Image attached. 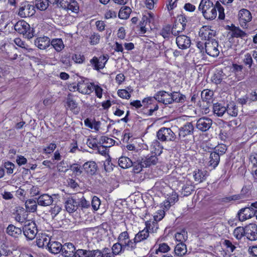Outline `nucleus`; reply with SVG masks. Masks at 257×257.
<instances>
[{
	"instance_id": "f257e3e1",
	"label": "nucleus",
	"mask_w": 257,
	"mask_h": 257,
	"mask_svg": "<svg viewBox=\"0 0 257 257\" xmlns=\"http://www.w3.org/2000/svg\"><path fill=\"white\" fill-rule=\"evenodd\" d=\"M198 10L201 11L204 18L207 20H213L216 18V4L214 5L210 0H201Z\"/></svg>"
},
{
	"instance_id": "f03ea898",
	"label": "nucleus",
	"mask_w": 257,
	"mask_h": 257,
	"mask_svg": "<svg viewBox=\"0 0 257 257\" xmlns=\"http://www.w3.org/2000/svg\"><path fill=\"white\" fill-rule=\"evenodd\" d=\"M194 126L192 122H187L179 129L178 139L181 143L187 144L193 138Z\"/></svg>"
},
{
	"instance_id": "7ed1b4c3",
	"label": "nucleus",
	"mask_w": 257,
	"mask_h": 257,
	"mask_svg": "<svg viewBox=\"0 0 257 257\" xmlns=\"http://www.w3.org/2000/svg\"><path fill=\"white\" fill-rule=\"evenodd\" d=\"M16 31L20 34H22L28 39L32 38L34 36V30L31 29L30 25L24 20L18 21L14 26Z\"/></svg>"
},
{
	"instance_id": "20e7f679",
	"label": "nucleus",
	"mask_w": 257,
	"mask_h": 257,
	"mask_svg": "<svg viewBox=\"0 0 257 257\" xmlns=\"http://www.w3.org/2000/svg\"><path fill=\"white\" fill-rule=\"evenodd\" d=\"M24 235L28 240H32L35 238L38 229L36 223L34 221L27 220L22 229Z\"/></svg>"
},
{
	"instance_id": "39448f33",
	"label": "nucleus",
	"mask_w": 257,
	"mask_h": 257,
	"mask_svg": "<svg viewBox=\"0 0 257 257\" xmlns=\"http://www.w3.org/2000/svg\"><path fill=\"white\" fill-rule=\"evenodd\" d=\"M158 139L162 142L174 141L176 138L175 133L170 128L162 127L157 132Z\"/></svg>"
},
{
	"instance_id": "423d86ee",
	"label": "nucleus",
	"mask_w": 257,
	"mask_h": 257,
	"mask_svg": "<svg viewBox=\"0 0 257 257\" xmlns=\"http://www.w3.org/2000/svg\"><path fill=\"white\" fill-rule=\"evenodd\" d=\"M205 52L212 57H217L219 54L218 43L216 40H209L204 44Z\"/></svg>"
},
{
	"instance_id": "0eeeda50",
	"label": "nucleus",
	"mask_w": 257,
	"mask_h": 257,
	"mask_svg": "<svg viewBox=\"0 0 257 257\" xmlns=\"http://www.w3.org/2000/svg\"><path fill=\"white\" fill-rule=\"evenodd\" d=\"M239 21L240 26L243 29H247V23L251 21L252 16L251 13L245 9H241L238 13Z\"/></svg>"
},
{
	"instance_id": "6e6552de",
	"label": "nucleus",
	"mask_w": 257,
	"mask_h": 257,
	"mask_svg": "<svg viewBox=\"0 0 257 257\" xmlns=\"http://www.w3.org/2000/svg\"><path fill=\"white\" fill-rule=\"evenodd\" d=\"M186 22L187 18L183 15L178 17V22H175L173 26V33L174 34V36L178 35L185 29Z\"/></svg>"
},
{
	"instance_id": "1a4fd4ad",
	"label": "nucleus",
	"mask_w": 257,
	"mask_h": 257,
	"mask_svg": "<svg viewBox=\"0 0 257 257\" xmlns=\"http://www.w3.org/2000/svg\"><path fill=\"white\" fill-rule=\"evenodd\" d=\"M154 98L159 102L163 103L165 105L171 104L173 102L172 93H169L165 91H160L158 92L154 95Z\"/></svg>"
},
{
	"instance_id": "9d476101",
	"label": "nucleus",
	"mask_w": 257,
	"mask_h": 257,
	"mask_svg": "<svg viewBox=\"0 0 257 257\" xmlns=\"http://www.w3.org/2000/svg\"><path fill=\"white\" fill-rule=\"evenodd\" d=\"M212 124V120L207 117H201L198 119L196 127L201 132L208 131Z\"/></svg>"
},
{
	"instance_id": "9b49d317",
	"label": "nucleus",
	"mask_w": 257,
	"mask_h": 257,
	"mask_svg": "<svg viewBox=\"0 0 257 257\" xmlns=\"http://www.w3.org/2000/svg\"><path fill=\"white\" fill-rule=\"evenodd\" d=\"M245 236L249 240L253 241L257 239V225L250 223L245 227Z\"/></svg>"
},
{
	"instance_id": "f8f14e48",
	"label": "nucleus",
	"mask_w": 257,
	"mask_h": 257,
	"mask_svg": "<svg viewBox=\"0 0 257 257\" xmlns=\"http://www.w3.org/2000/svg\"><path fill=\"white\" fill-rule=\"evenodd\" d=\"M35 13V7L33 5L29 4H25L24 6L19 9V14L25 17H29Z\"/></svg>"
},
{
	"instance_id": "ddd939ff",
	"label": "nucleus",
	"mask_w": 257,
	"mask_h": 257,
	"mask_svg": "<svg viewBox=\"0 0 257 257\" xmlns=\"http://www.w3.org/2000/svg\"><path fill=\"white\" fill-rule=\"evenodd\" d=\"M66 210L69 213H73L76 211L78 208L77 201L73 197H68L65 202Z\"/></svg>"
},
{
	"instance_id": "4468645a",
	"label": "nucleus",
	"mask_w": 257,
	"mask_h": 257,
	"mask_svg": "<svg viewBox=\"0 0 257 257\" xmlns=\"http://www.w3.org/2000/svg\"><path fill=\"white\" fill-rule=\"evenodd\" d=\"M76 248L73 243L69 242L63 245L61 254L64 257H74Z\"/></svg>"
},
{
	"instance_id": "2eb2a0df",
	"label": "nucleus",
	"mask_w": 257,
	"mask_h": 257,
	"mask_svg": "<svg viewBox=\"0 0 257 257\" xmlns=\"http://www.w3.org/2000/svg\"><path fill=\"white\" fill-rule=\"evenodd\" d=\"M176 44L182 49L189 48L191 45V40L186 35H179L176 38Z\"/></svg>"
},
{
	"instance_id": "dca6fc26",
	"label": "nucleus",
	"mask_w": 257,
	"mask_h": 257,
	"mask_svg": "<svg viewBox=\"0 0 257 257\" xmlns=\"http://www.w3.org/2000/svg\"><path fill=\"white\" fill-rule=\"evenodd\" d=\"M228 30L231 31V38H240L243 39L244 37H247V34L245 32L241 30L238 27H236L232 24L231 26H227Z\"/></svg>"
},
{
	"instance_id": "f3484780",
	"label": "nucleus",
	"mask_w": 257,
	"mask_h": 257,
	"mask_svg": "<svg viewBox=\"0 0 257 257\" xmlns=\"http://www.w3.org/2000/svg\"><path fill=\"white\" fill-rule=\"evenodd\" d=\"M82 169L88 175L92 176L97 171V165L94 161H88L83 164Z\"/></svg>"
},
{
	"instance_id": "a211bd4d",
	"label": "nucleus",
	"mask_w": 257,
	"mask_h": 257,
	"mask_svg": "<svg viewBox=\"0 0 257 257\" xmlns=\"http://www.w3.org/2000/svg\"><path fill=\"white\" fill-rule=\"evenodd\" d=\"M53 201L52 196L48 194H43L37 198V204L42 206H48L51 205Z\"/></svg>"
},
{
	"instance_id": "6ab92c4d",
	"label": "nucleus",
	"mask_w": 257,
	"mask_h": 257,
	"mask_svg": "<svg viewBox=\"0 0 257 257\" xmlns=\"http://www.w3.org/2000/svg\"><path fill=\"white\" fill-rule=\"evenodd\" d=\"M34 43L40 49L44 50L50 46V40L47 37H39L35 40Z\"/></svg>"
},
{
	"instance_id": "aec40b11",
	"label": "nucleus",
	"mask_w": 257,
	"mask_h": 257,
	"mask_svg": "<svg viewBox=\"0 0 257 257\" xmlns=\"http://www.w3.org/2000/svg\"><path fill=\"white\" fill-rule=\"evenodd\" d=\"M63 245L59 242L51 241L49 243L48 249L52 253L57 254L61 252Z\"/></svg>"
},
{
	"instance_id": "412c9836",
	"label": "nucleus",
	"mask_w": 257,
	"mask_h": 257,
	"mask_svg": "<svg viewBox=\"0 0 257 257\" xmlns=\"http://www.w3.org/2000/svg\"><path fill=\"white\" fill-rule=\"evenodd\" d=\"M220 156L216 152H212L209 156L208 166L215 169L218 165L220 161Z\"/></svg>"
},
{
	"instance_id": "4be33fe9",
	"label": "nucleus",
	"mask_w": 257,
	"mask_h": 257,
	"mask_svg": "<svg viewBox=\"0 0 257 257\" xmlns=\"http://www.w3.org/2000/svg\"><path fill=\"white\" fill-rule=\"evenodd\" d=\"M160 34L166 40H169L172 36H174L173 33V27H171L170 25H166L162 28L160 32Z\"/></svg>"
},
{
	"instance_id": "5701e85b",
	"label": "nucleus",
	"mask_w": 257,
	"mask_h": 257,
	"mask_svg": "<svg viewBox=\"0 0 257 257\" xmlns=\"http://www.w3.org/2000/svg\"><path fill=\"white\" fill-rule=\"evenodd\" d=\"M149 236V231L145 227L135 235L134 239L138 243L146 239Z\"/></svg>"
},
{
	"instance_id": "b1692460",
	"label": "nucleus",
	"mask_w": 257,
	"mask_h": 257,
	"mask_svg": "<svg viewBox=\"0 0 257 257\" xmlns=\"http://www.w3.org/2000/svg\"><path fill=\"white\" fill-rule=\"evenodd\" d=\"M6 232L9 235L16 237L22 234V230L13 224H10L7 228Z\"/></svg>"
},
{
	"instance_id": "393cba45",
	"label": "nucleus",
	"mask_w": 257,
	"mask_h": 257,
	"mask_svg": "<svg viewBox=\"0 0 257 257\" xmlns=\"http://www.w3.org/2000/svg\"><path fill=\"white\" fill-rule=\"evenodd\" d=\"M118 163L119 166L123 169H126L132 167L133 165V162L129 158L122 156L118 159Z\"/></svg>"
},
{
	"instance_id": "a878e982",
	"label": "nucleus",
	"mask_w": 257,
	"mask_h": 257,
	"mask_svg": "<svg viewBox=\"0 0 257 257\" xmlns=\"http://www.w3.org/2000/svg\"><path fill=\"white\" fill-rule=\"evenodd\" d=\"M66 104L67 106L69 109L72 110L76 112V113H78L79 111L77 108V103L73 99L72 97V95L69 94L66 98Z\"/></svg>"
},
{
	"instance_id": "bb28decb",
	"label": "nucleus",
	"mask_w": 257,
	"mask_h": 257,
	"mask_svg": "<svg viewBox=\"0 0 257 257\" xmlns=\"http://www.w3.org/2000/svg\"><path fill=\"white\" fill-rule=\"evenodd\" d=\"M158 158L156 155H148L144 158L143 163L145 167H148L152 165H155L158 162Z\"/></svg>"
},
{
	"instance_id": "cd10ccee",
	"label": "nucleus",
	"mask_w": 257,
	"mask_h": 257,
	"mask_svg": "<svg viewBox=\"0 0 257 257\" xmlns=\"http://www.w3.org/2000/svg\"><path fill=\"white\" fill-rule=\"evenodd\" d=\"M194 187L192 185L190 181H188L182 187V190L181 191V195L183 196H187L191 194L192 191L194 190Z\"/></svg>"
},
{
	"instance_id": "c85d7f7f",
	"label": "nucleus",
	"mask_w": 257,
	"mask_h": 257,
	"mask_svg": "<svg viewBox=\"0 0 257 257\" xmlns=\"http://www.w3.org/2000/svg\"><path fill=\"white\" fill-rule=\"evenodd\" d=\"M174 251L178 256H182L187 252L186 245L184 243H179L175 248Z\"/></svg>"
},
{
	"instance_id": "c756f323",
	"label": "nucleus",
	"mask_w": 257,
	"mask_h": 257,
	"mask_svg": "<svg viewBox=\"0 0 257 257\" xmlns=\"http://www.w3.org/2000/svg\"><path fill=\"white\" fill-rule=\"evenodd\" d=\"M137 242L135 239H128L126 242L122 244L123 251L125 250L128 251H133L137 248Z\"/></svg>"
},
{
	"instance_id": "7c9ffc66",
	"label": "nucleus",
	"mask_w": 257,
	"mask_h": 257,
	"mask_svg": "<svg viewBox=\"0 0 257 257\" xmlns=\"http://www.w3.org/2000/svg\"><path fill=\"white\" fill-rule=\"evenodd\" d=\"M87 79H81L77 83V90L81 93L84 94H89V92L86 88V82Z\"/></svg>"
},
{
	"instance_id": "2f4dec72",
	"label": "nucleus",
	"mask_w": 257,
	"mask_h": 257,
	"mask_svg": "<svg viewBox=\"0 0 257 257\" xmlns=\"http://www.w3.org/2000/svg\"><path fill=\"white\" fill-rule=\"evenodd\" d=\"M243 68V66L241 65H238L237 64H233L232 65V72L234 73L235 75L238 78V80H240L242 79V76H240Z\"/></svg>"
},
{
	"instance_id": "473e14b6",
	"label": "nucleus",
	"mask_w": 257,
	"mask_h": 257,
	"mask_svg": "<svg viewBox=\"0 0 257 257\" xmlns=\"http://www.w3.org/2000/svg\"><path fill=\"white\" fill-rule=\"evenodd\" d=\"M50 44L57 52L61 51L64 48V45L61 39H53Z\"/></svg>"
},
{
	"instance_id": "72a5a7b5",
	"label": "nucleus",
	"mask_w": 257,
	"mask_h": 257,
	"mask_svg": "<svg viewBox=\"0 0 257 257\" xmlns=\"http://www.w3.org/2000/svg\"><path fill=\"white\" fill-rule=\"evenodd\" d=\"M25 206L27 210L30 212H35L37 210V203L33 199L27 200L25 202Z\"/></svg>"
},
{
	"instance_id": "f704fd0d",
	"label": "nucleus",
	"mask_w": 257,
	"mask_h": 257,
	"mask_svg": "<svg viewBox=\"0 0 257 257\" xmlns=\"http://www.w3.org/2000/svg\"><path fill=\"white\" fill-rule=\"evenodd\" d=\"M207 171L198 169L194 172V178L196 181L201 182L205 179Z\"/></svg>"
},
{
	"instance_id": "c9c22d12",
	"label": "nucleus",
	"mask_w": 257,
	"mask_h": 257,
	"mask_svg": "<svg viewBox=\"0 0 257 257\" xmlns=\"http://www.w3.org/2000/svg\"><path fill=\"white\" fill-rule=\"evenodd\" d=\"M213 111L218 116H222L226 112V107L222 106L220 103H216L213 105Z\"/></svg>"
},
{
	"instance_id": "e433bc0d",
	"label": "nucleus",
	"mask_w": 257,
	"mask_h": 257,
	"mask_svg": "<svg viewBox=\"0 0 257 257\" xmlns=\"http://www.w3.org/2000/svg\"><path fill=\"white\" fill-rule=\"evenodd\" d=\"M144 160L143 158H142L141 159H139L136 161L133 162V172L134 173H139L142 170L143 168L145 167L144 164L143 163V160Z\"/></svg>"
},
{
	"instance_id": "4c0bfd02",
	"label": "nucleus",
	"mask_w": 257,
	"mask_h": 257,
	"mask_svg": "<svg viewBox=\"0 0 257 257\" xmlns=\"http://www.w3.org/2000/svg\"><path fill=\"white\" fill-rule=\"evenodd\" d=\"M51 240L47 236H42L37 240V245L39 247H44L45 246L48 248Z\"/></svg>"
},
{
	"instance_id": "58836bf2",
	"label": "nucleus",
	"mask_w": 257,
	"mask_h": 257,
	"mask_svg": "<svg viewBox=\"0 0 257 257\" xmlns=\"http://www.w3.org/2000/svg\"><path fill=\"white\" fill-rule=\"evenodd\" d=\"M213 95V91L210 90L205 89L201 92V98L203 101H206L207 103H210L212 100Z\"/></svg>"
},
{
	"instance_id": "ea45409f",
	"label": "nucleus",
	"mask_w": 257,
	"mask_h": 257,
	"mask_svg": "<svg viewBox=\"0 0 257 257\" xmlns=\"http://www.w3.org/2000/svg\"><path fill=\"white\" fill-rule=\"evenodd\" d=\"M226 109V111L229 115L232 116H236L237 115L238 109L234 103H230L227 105Z\"/></svg>"
},
{
	"instance_id": "a19ab883",
	"label": "nucleus",
	"mask_w": 257,
	"mask_h": 257,
	"mask_svg": "<svg viewBox=\"0 0 257 257\" xmlns=\"http://www.w3.org/2000/svg\"><path fill=\"white\" fill-rule=\"evenodd\" d=\"M132 12L131 8L128 7H124L121 8L118 13V17L121 19H127Z\"/></svg>"
},
{
	"instance_id": "79ce46f5",
	"label": "nucleus",
	"mask_w": 257,
	"mask_h": 257,
	"mask_svg": "<svg viewBox=\"0 0 257 257\" xmlns=\"http://www.w3.org/2000/svg\"><path fill=\"white\" fill-rule=\"evenodd\" d=\"M175 236L177 241L180 243H184L187 239V232L185 229H182L180 232H177Z\"/></svg>"
},
{
	"instance_id": "37998d69",
	"label": "nucleus",
	"mask_w": 257,
	"mask_h": 257,
	"mask_svg": "<svg viewBox=\"0 0 257 257\" xmlns=\"http://www.w3.org/2000/svg\"><path fill=\"white\" fill-rule=\"evenodd\" d=\"M173 102L177 103H183L185 101L186 96L179 92H174L172 93Z\"/></svg>"
},
{
	"instance_id": "c03bdc74",
	"label": "nucleus",
	"mask_w": 257,
	"mask_h": 257,
	"mask_svg": "<svg viewBox=\"0 0 257 257\" xmlns=\"http://www.w3.org/2000/svg\"><path fill=\"white\" fill-rule=\"evenodd\" d=\"M49 4L48 0H36L35 2L36 8L41 11L46 10Z\"/></svg>"
},
{
	"instance_id": "a18cd8bd",
	"label": "nucleus",
	"mask_w": 257,
	"mask_h": 257,
	"mask_svg": "<svg viewBox=\"0 0 257 257\" xmlns=\"http://www.w3.org/2000/svg\"><path fill=\"white\" fill-rule=\"evenodd\" d=\"M146 227L148 229V231L151 230L152 232H156L159 228L158 222L153 221H147L146 222Z\"/></svg>"
},
{
	"instance_id": "49530a36",
	"label": "nucleus",
	"mask_w": 257,
	"mask_h": 257,
	"mask_svg": "<svg viewBox=\"0 0 257 257\" xmlns=\"http://www.w3.org/2000/svg\"><path fill=\"white\" fill-rule=\"evenodd\" d=\"M233 235L237 239H241L242 236H245V227H237L233 231Z\"/></svg>"
},
{
	"instance_id": "de8ad7c7",
	"label": "nucleus",
	"mask_w": 257,
	"mask_h": 257,
	"mask_svg": "<svg viewBox=\"0 0 257 257\" xmlns=\"http://www.w3.org/2000/svg\"><path fill=\"white\" fill-rule=\"evenodd\" d=\"M253 211H255L254 208L250 206L248 207H245L240 209V213L244 212V215L247 217V218H250L254 216Z\"/></svg>"
},
{
	"instance_id": "09e8293b",
	"label": "nucleus",
	"mask_w": 257,
	"mask_h": 257,
	"mask_svg": "<svg viewBox=\"0 0 257 257\" xmlns=\"http://www.w3.org/2000/svg\"><path fill=\"white\" fill-rule=\"evenodd\" d=\"M112 251L113 254H119L122 252H124L122 244L119 241L114 243L112 247Z\"/></svg>"
},
{
	"instance_id": "8fccbe9b",
	"label": "nucleus",
	"mask_w": 257,
	"mask_h": 257,
	"mask_svg": "<svg viewBox=\"0 0 257 257\" xmlns=\"http://www.w3.org/2000/svg\"><path fill=\"white\" fill-rule=\"evenodd\" d=\"M71 58L72 60H73L74 62L77 64H82L84 62L85 60V57L84 55L79 53L73 54L72 55Z\"/></svg>"
},
{
	"instance_id": "3c124183",
	"label": "nucleus",
	"mask_w": 257,
	"mask_h": 257,
	"mask_svg": "<svg viewBox=\"0 0 257 257\" xmlns=\"http://www.w3.org/2000/svg\"><path fill=\"white\" fill-rule=\"evenodd\" d=\"M227 151V146L224 144H219L214 148V152H216L220 156L224 155Z\"/></svg>"
},
{
	"instance_id": "603ef678",
	"label": "nucleus",
	"mask_w": 257,
	"mask_h": 257,
	"mask_svg": "<svg viewBox=\"0 0 257 257\" xmlns=\"http://www.w3.org/2000/svg\"><path fill=\"white\" fill-rule=\"evenodd\" d=\"M222 74L223 72L221 71L214 73L212 77V82L216 84H220L223 78Z\"/></svg>"
},
{
	"instance_id": "864d4df0",
	"label": "nucleus",
	"mask_w": 257,
	"mask_h": 257,
	"mask_svg": "<svg viewBox=\"0 0 257 257\" xmlns=\"http://www.w3.org/2000/svg\"><path fill=\"white\" fill-rule=\"evenodd\" d=\"M218 12V19L220 20H224L225 18L224 9L223 7L221 5L219 2L216 3V11Z\"/></svg>"
},
{
	"instance_id": "5fc2aeb1",
	"label": "nucleus",
	"mask_w": 257,
	"mask_h": 257,
	"mask_svg": "<svg viewBox=\"0 0 257 257\" xmlns=\"http://www.w3.org/2000/svg\"><path fill=\"white\" fill-rule=\"evenodd\" d=\"M90 62L91 64L92 65L93 67V69L96 70L97 71H99L100 69H103V67H101L100 63H99V61L97 57H93L92 59L90 60Z\"/></svg>"
},
{
	"instance_id": "6e6d98bb",
	"label": "nucleus",
	"mask_w": 257,
	"mask_h": 257,
	"mask_svg": "<svg viewBox=\"0 0 257 257\" xmlns=\"http://www.w3.org/2000/svg\"><path fill=\"white\" fill-rule=\"evenodd\" d=\"M90 250L78 249L75 251L74 257H89Z\"/></svg>"
},
{
	"instance_id": "4d7b16f0",
	"label": "nucleus",
	"mask_w": 257,
	"mask_h": 257,
	"mask_svg": "<svg viewBox=\"0 0 257 257\" xmlns=\"http://www.w3.org/2000/svg\"><path fill=\"white\" fill-rule=\"evenodd\" d=\"M68 6L66 7V9L71 10L72 12L77 13L79 9V7L76 1L75 0H71L68 3Z\"/></svg>"
},
{
	"instance_id": "13d9d810",
	"label": "nucleus",
	"mask_w": 257,
	"mask_h": 257,
	"mask_svg": "<svg viewBox=\"0 0 257 257\" xmlns=\"http://www.w3.org/2000/svg\"><path fill=\"white\" fill-rule=\"evenodd\" d=\"M208 26H203L199 32V36L202 40H207L208 39Z\"/></svg>"
},
{
	"instance_id": "bf43d9fd",
	"label": "nucleus",
	"mask_w": 257,
	"mask_h": 257,
	"mask_svg": "<svg viewBox=\"0 0 257 257\" xmlns=\"http://www.w3.org/2000/svg\"><path fill=\"white\" fill-rule=\"evenodd\" d=\"M78 207H80L82 209L83 208H88L90 206V204L88 201H87L84 196H82L81 198H80L79 201H77Z\"/></svg>"
},
{
	"instance_id": "052dcab7",
	"label": "nucleus",
	"mask_w": 257,
	"mask_h": 257,
	"mask_svg": "<svg viewBox=\"0 0 257 257\" xmlns=\"http://www.w3.org/2000/svg\"><path fill=\"white\" fill-rule=\"evenodd\" d=\"M61 210V207L58 205H55L54 207H52L49 210V212L51 213L52 218H54V217L59 213Z\"/></svg>"
},
{
	"instance_id": "680f3d73",
	"label": "nucleus",
	"mask_w": 257,
	"mask_h": 257,
	"mask_svg": "<svg viewBox=\"0 0 257 257\" xmlns=\"http://www.w3.org/2000/svg\"><path fill=\"white\" fill-rule=\"evenodd\" d=\"M118 241L123 244L124 242H126L129 238V235L127 231H123L121 232L118 237Z\"/></svg>"
},
{
	"instance_id": "e2e57ef3",
	"label": "nucleus",
	"mask_w": 257,
	"mask_h": 257,
	"mask_svg": "<svg viewBox=\"0 0 257 257\" xmlns=\"http://www.w3.org/2000/svg\"><path fill=\"white\" fill-rule=\"evenodd\" d=\"M100 144H108L110 147L114 144V140L105 136H102L99 140Z\"/></svg>"
},
{
	"instance_id": "0e129e2a",
	"label": "nucleus",
	"mask_w": 257,
	"mask_h": 257,
	"mask_svg": "<svg viewBox=\"0 0 257 257\" xmlns=\"http://www.w3.org/2000/svg\"><path fill=\"white\" fill-rule=\"evenodd\" d=\"M250 185H244L242 187L240 193L239 194L242 199L245 198L249 195V192L250 189Z\"/></svg>"
},
{
	"instance_id": "69168bd1",
	"label": "nucleus",
	"mask_w": 257,
	"mask_h": 257,
	"mask_svg": "<svg viewBox=\"0 0 257 257\" xmlns=\"http://www.w3.org/2000/svg\"><path fill=\"white\" fill-rule=\"evenodd\" d=\"M100 205V200L96 196H94L91 201V206L94 210H97Z\"/></svg>"
},
{
	"instance_id": "338daca9",
	"label": "nucleus",
	"mask_w": 257,
	"mask_h": 257,
	"mask_svg": "<svg viewBox=\"0 0 257 257\" xmlns=\"http://www.w3.org/2000/svg\"><path fill=\"white\" fill-rule=\"evenodd\" d=\"M243 62L245 65H248L249 68H251L253 60L250 54L247 53L244 55V58L243 59Z\"/></svg>"
},
{
	"instance_id": "774afa93",
	"label": "nucleus",
	"mask_w": 257,
	"mask_h": 257,
	"mask_svg": "<svg viewBox=\"0 0 257 257\" xmlns=\"http://www.w3.org/2000/svg\"><path fill=\"white\" fill-rule=\"evenodd\" d=\"M4 167L7 170V173L11 174L13 173L15 165L11 162H7L4 164Z\"/></svg>"
}]
</instances>
